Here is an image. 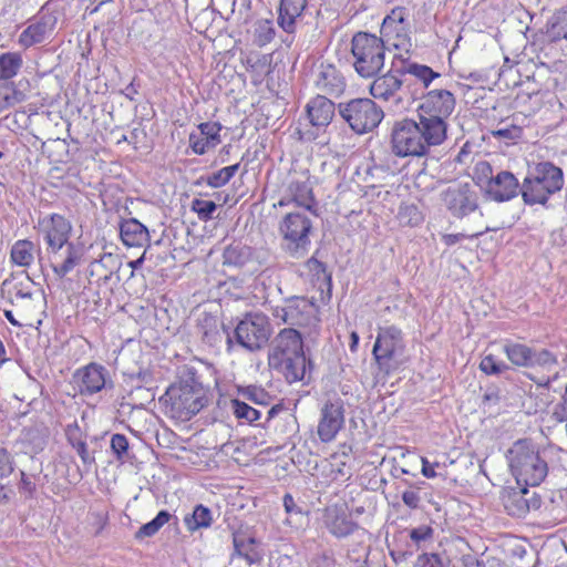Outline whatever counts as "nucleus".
I'll return each mask as SVG.
<instances>
[{
    "label": "nucleus",
    "instance_id": "obj_1",
    "mask_svg": "<svg viewBox=\"0 0 567 567\" xmlns=\"http://www.w3.org/2000/svg\"><path fill=\"white\" fill-rule=\"evenodd\" d=\"M268 364L282 373L289 383L303 379L307 360L301 334L296 329L285 328L275 337L268 353Z\"/></svg>",
    "mask_w": 567,
    "mask_h": 567
},
{
    "label": "nucleus",
    "instance_id": "obj_2",
    "mask_svg": "<svg viewBox=\"0 0 567 567\" xmlns=\"http://www.w3.org/2000/svg\"><path fill=\"white\" fill-rule=\"evenodd\" d=\"M445 141L419 118H404L393 125L391 150L398 157L426 156L431 147Z\"/></svg>",
    "mask_w": 567,
    "mask_h": 567
},
{
    "label": "nucleus",
    "instance_id": "obj_3",
    "mask_svg": "<svg viewBox=\"0 0 567 567\" xmlns=\"http://www.w3.org/2000/svg\"><path fill=\"white\" fill-rule=\"evenodd\" d=\"M511 473L518 485L538 486L548 474V464L539 447L529 439H520L506 453Z\"/></svg>",
    "mask_w": 567,
    "mask_h": 567
},
{
    "label": "nucleus",
    "instance_id": "obj_4",
    "mask_svg": "<svg viewBox=\"0 0 567 567\" xmlns=\"http://www.w3.org/2000/svg\"><path fill=\"white\" fill-rule=\"evenodd\" d=\"M564 186L561 168L550 162H539L529 167L520 186L523 200L527 205H545L548 198Z\"/></svg>",
    "mask_w": 567,
    "mask_h": 567
},
{
    "label": "nucleus",
    "instance_id": "obj_5",
    "mask_svg": "<svg viewBox=\"0 0 567 567\" xmlns=\"http://www.w3.org/2000/svg\"><path fill=\"white\" fill-rule=\"evenodd\" d=\"M456 106L455 95L445 89L427 91L416 109V118L434 131L444 141L447 138L449 118Z\"/></svg>",
    "mask_w": 567,
    "mask_h": 567
},
{
    "label": "nucleus",
    "instance_id": "obj_6",
    "mask_svg": "<svg viewBox=\"0 0 567 567\" xmlns=\"http://www.w3.org/2000/svg\"><path fill=\"white\" fill-rule=\"evenodd\" d=\"M351 53L355 72L364 79H371L380 74L385 61V45L383 39L367 33L358 32L351 41Z\"/></svg>",
    "mask_w": 567,
    "mask_h": 567
},
{
    "label": "nucleus",
    "instance_id": "obj_7",
    "mask_svg": "<svg viewBox=\"0 0 567 567\" xmlns=\"http://www.w3.org/2000/svg\"><path fill=\"white\" fill-rule=\"evenodd\" d=\"M308 213L305 210L289 212L278 225V233L282 238V248L296 258L305 256L310 246L312 221Z\"/></svg>",
    "mask_w": 567,
    "mask_h": 567
},
{
    "label": "nucleus",
    "instance_id": "obj_8",
    "mask_svg": "<svg viewBox=\"0 0 567 567\" xmlns=\"http://www.w3.org/2000/svg\"><path fill=\"white\" fill-rule=\"evenodd\" d=\"M405 351L403 332L395 326L380 327L372 349L380 371L390 374L402 363Z\"/></svg>",
    "mask_w": 567,
    "mask_h": 567
},
{
    "label": "nucleus",
    "instance_id": "obj_9",
    "mask_svg": "<svg viewBox=\"0 0 567 567\" xmlns=\"http://www.w3.org/2000/svg\"><path fill=\"white\" fill-rule=\"evenodd\" d=\"M338 112L351 130L358 134L371 132L384 116L382 109L368 97L339 103Z\"/></svg>",
    "mask_w": 567,
    "mask_h": 567
},
{
    "label": "nucleus",
    "instance_id": "obj_10",
    "mask_svg": "<svg viewBox=\"0 0 567 567\" xmlns=\"http://www.w3.org/2000/svg\"><path fill=\"white\" fill-rule=\"evenodd\" d=\"M172 417L189 420L204 406V400L199 389L187 383L172 385L162 399Z\"/></svg>",
    "mask_w": 567,
    "mask_h": 567
},
{
    "label": "nucleus",
    "instance_id": "obj_11",
    "mask_svg": "<svg viewBox=\"0 0 567 567\" xmlns=\"http://www.w3.org/2000/svg\"><path fill=\"white\" fill-rule=\"evenodd\" d=\"M271 336L270 322L264 313H247L236 326L235 337L238 344L249 351L261 349Z\"/></svg>",
    "mask_w": 567,
    "mask_h": 567
},
{
    "label": "nucleus",
    "instance_id": "obj_12",
    "mask_svg": "<svg viewBox=\"0 0 567 567\" xmlns=\"http://www.w3.org/2000/svg\"><path fill=\"white\" fill-rule=\"evenodd\" d=\"M271 315L278 323L289 326L309 327L317 322L315 305L301 297H293L272 307Z\"/></svg>",
    "mask_w": 567,
    "mask_h": 567
},
{
    "label": "nucleus",
    "instance_id": "obj_13",
    "mask_svg": "<svg viewBox=\"0 0 567 567\" xmlns=\"http://www.w3.org/2000/svg\"><path fill=\"white\" fill-rule=\"evenodd\" d=\"M409 10L405 7H395L382 21L380 39L383 43H389L396 49H404L410 45V22L408 20Z\"/></svg>",
    "mask_w": 567,
    "mask_h": 567
},
{
    "label": "nucleus",
    "instance_id": "obj_14",
    "mask_svg": "<svg viewBox=\"0 0 567 567\" xmlns=\"http://www.w3.org/2000/svg\"><path fill=\"white\" fill-rule=\"evenodd\" d=\"M37 227L47 243L48 252H58L60 248L72 244L69 241L72 224L60 214H50L39 218Z\"/></svg>",
    "mask_w": 567,
    "mask_h": 567
},
{
    "label": "nucleus",
    "instance_id": "obj_15",
    "mask_svg": "<svg viewBox=\"0 0 567 567\" xmlns=\"http://www.w3.org/2000/svg\"><path fill=\"white\" fill-rule=\"evenodd\" d=\"M291 204L300 207L301 210L316 214L317 202L309 176L302 174L292 177L285 189V194L274 206L286 207Z\"/></svg>",
    "mask_w": 567,
    "mask_h": 567
},
{
    "label": "nucleus",
    "instance_id": "obj_16",
    "mask_svg": "<svg viewBox=\"0 0 567 567\" xmlns=\"http://www.w3.org/2000/svg\"><path fill=\"white\" fill-rule=\"evenodd\" d=\"M443 202L456 218H464L478 209V195L467 183L450 186L443 193Z\"/></svg>",
    "mask_w": 567,
    "mask_h": 567
},
{
    "label": "nucleus",
    "instance_id": "obj_17",
    "mask_svg": "<svg viewBox=\"0 0 567 567\" xmlns=\"http://www.w3.org/2000/svg\"><path fill=\"white\" fill-rule=\"evenodd\" d=\"M401 76L400 65L392 62L391 69L386 73L374 76L370 84V94L375 100L400 104L402 102L400 92L403 85Z\"/></svg>",
    "mask_w": 567,
    "mask_h": 567
},
{
    "label": "nucleus",
    "instance_id": "obj_18",
    "mask_svg": "<svg viewBox=\"0 0 567 567\" xmlns=\"http://www.w3.org/2000/svg\"><path fill=\"white\" fill-rule=\"evenodd\" d=\"M344 424V409L340 400L328 402L321 410V417L318 424V436L324 442L334 440Z\"/></svg>",
    "mask_w": 567,
    "mask_h": 567
},
{
    "label": "nucleus",
    "instance_id": "obj_19",
    "mask_svg": "<svg viewBox=\"0 0 567 567\" xmlns=\"http://www.w3.org/2000/svg\"><path fill=\"white\" fill-rule=\"evenodd\" d=\"M223 126L218 122H204L197 126V131L190 132L188 144L196 155H204L221 143L220 131Z\"/></svg>",
    "mask_w": 567,
    "mask_h": 567
},
{
    "label": "nucleus",
    "instance_id": "obj_20",
    "mask_svg": "<svg viewBox=\"0 0 567 567\" xmlns=\"http://www.w3.org/2000/svg\"><path fill=\"white\" fill-rule=\"evenodd\" d=\"M323 524L329 533L337 538H344L352 535L359 525L352 519L343 506H329L323 514Z\"/></svg>",
    "mask_w": 567,
    "mask_h": 567
},
{
    "label": "nucleus",
    "instance_id": "obj_21",
    "mask_svg": "<svg viewBox=\"0 0 567 567\" xmlns=\"http://www.w3.org/2000/svg\"><path fill=\"white\" fill-rule=\"evenodd\" d=\"M540 498L535 492H530L528 486L519 485L518 489H513L504 496V506L507 513L515 517H523L532 509L540 507Z\"/></svg>",
    "mask_w": 567,
    "mask_h": 567
},
{
    "label": "nucleus",
    "instance_id": "obj_22",
    "mask_svg": "<svg viewBox=\"0 0 567 567\" xmlns=\"http://www.w3.org/2000/svg\"><path fill=\"white\" fill-rule=\"evenodd\" d=\"M484 192L495 202H506L517 196L520 187L514 174L502 171L484 186Z\"/></svg>",
    "mask_w": 567,
    "mask_h": 567
},
{
    "label": "nucleus",
    "instance_id": "obj_23",
    "mask_svg": "<svg viewBox=\"0 0 567 567\" xmlns=\"http://www.w3.org/2000/svg\"><path fill=\"white\" fill-rule=\"evenodd\" d=\"M318 94L330 96H340L346 89V81L341 73L330 64H321L316 72L313 80Z\"/></svg>",
    "mask_w": 567,
    "mask_h": 567
},
{
    "label": "nucleus",
    "instance_id": "obj_24",
    "mask_svg": "<svg viewBox=\"0 0 567 567\" xmlns=\"http://www.w3.org/2000/svg\"><path fill=\"white\" fill-rule=\"evenodd\" d=\"M49 255L53 272L59 278H63L81 264L83 250L73 243Z\"/></svg>",
    "mask_w": 567,
    "mask_h": 567
},
{
    "label": "nucleus",
    "instance_id": "obj_25",
    "mask_svg": "<svg viewBox=\"0 0 567 567\" xmlns=\"http://www.w3.org/2000/svg\"><path fill=\"white\" fill-rule=\"evenodd\" d=\"M34 286V281L28 275H11L2 281L0 292L11 303L20 300H32Z\"/></svg>",
    "mask_w": 567,
    "mask_h": 567
},
{
    "label": "nucleus",
    "instance_id": "obj_26",
    "mask_svg": "<svg viewBox=\"0 0 567 567\" xmlns=\"http://www.w3.org/2000/svg\"><path fill=\"white\" fill-rule=\"evenodd\" d=\"M306 113L311 126L324 128L331 123L334 116L336 105L327 96L318 94L307 103Z\"/></svg>",
    "mask_w": 567,
    "mask_h": 567
},
{
    "label": "nucleus",
    "instance_id": "obj_27",
    "mask_svg": "<svg viewBox=\"0 0 567 567\" xmlns=\"http://www.w3.org/2000/svg\"><path fill=\"white\" fill-rule=\"evenodd\" d=\"M107 371L103 365L90 363L81 370H78L75 377L80 384L82 394H94L100 392L106 383Z\"/></svg>",
    "mask_w": 567,
    "mask_h": 567
},
{
    "label": "nucleus",
    "instance_id": "obj_28",
    "mask_svg": "<svg viewBox=\"0 0 567 567\" xmlns=\"http://www.w3.org/2000/svg\"><path fill=\"white\" fill-rule=\"evenodd\" d=\"M558 361L555 354L546 349L533 350L528 368H539L544 373L538 380L530 377L538 385L548 386L558 377Z\"/></svg>",
    "mask_w": 567,
    "mask_h": 567
},
{
    "label": "nucleus",
    "instance_id": "obj_29",
    "mask_svg": "<svg viewBox=\"0 0 567 567\" xmlns=\"http://www.w3.org/2000/svg\"><path fill=\"white\" fill-rule=\"evenodd\" d=\"M120 236L127 247H143L150 241L148 229L135 218L125 219L121 223Z\"/></svg>",
    "mask_w": 567,
    "mask_h": 567
},
{
    "label": "nucleus",
    "instance_id": "obj_30",
    "mask_svg": "<svg viewBox=\"0 0 567 567\" xmlns=\"http://www.w3.org/2000/svg\"><path fill=\"white\" fill-rule=\"evenodd\" d=\"M307 0H281L278 23L287 33L296 31V22L306 9Z\"/></svg>",
    "mask_w": 567,
    "mask_h": 567
},
{
    "label": "nucleus",
    "instance_id": "obj_31",
    "mask_svg": "<svg viewBox=\"0 0 567 567\" xmlns=\"http://www.w3.org/2000/svg\"><path fill=\"white\" fill-rule=\"evenodd\" d=\"M40 248L29 239L17 240L10 250V261L18 267L29 268L33 265Z\"/></svg>",
    "mask_w": 567,
    "mask_h": 567
},
{
    "label": "nucleus",
    "instance_id": "obj_32",
    "mask_svg": "<svg viewBox=\"0 0 567 567\" xmlns=\"http://www.w3.org/2000/svg\"><path fill=\"white\" fill-rule=\"evenodd\" d=\"M234 553L231 558H243L247 564L255 565L260 564L262 560V554L256 547V539L254 537H241L238 535L234 536Z\"/></svg>",
    "mask_w": 567,
    "mask_h": 567
},
{
    "label": "nucleus",
    "instance_id": "obj_33",
    "mask_svg": "<svg viewBox=\"0 0 567 567\" xmlns=\"http://www.w3.org/2000/svg\"><path fill=\"white\" fill-rule=\"evenodd\" d=\"M22 81L18 84L14 82H0V113L28 100V94L22 89Z\"/></svg>",
    "mask_w": 567,
    "mask_h": 567
},
{
    "label": "nucleus",
    "instance_id": "obj_34",
    "mask_svg": "<svg viewBox=\"0 0 567 567\" xmlns=\"http://www.w3.org/2000/svg\"><path fill=\"white\" fill-rule=\"evenodd\" d=\"M400 69L402 75L410 74L414 76L423 85L424 89H427L434 80L441 78V74L435 72L430 66L409 60L401 61Z\"/></svg>",
    "mask_w": 567,
    "mask_h": 567
},
{
    "label": "nucleus",
    "instance_id": "obj_35",
    "mask_svg": "<svg viewBox=\"0 0 567 567\" xmlns=\"http://www.w3.org/2000/svg\"><path fill=\"white\" fill-rule=\"evenodd\" d=\"M252 258V249L240 243L230 244L223 252V265L241 268Z\"/></svg>",
    "mask_w": 567,
    "mask_h": 567
},
{
    "label": "nucleus",
    "instance_id": "obj_36",
    "mask_svg": "<svg viewBox=\"0 0 567 567\" xmlns=\"http://www.w3.org/2000/svg\"><path fill=\"white\" fill-rule=\"evenodd\" d=\"M23 65V59L19 52H3L0 54V82H12Z\"/></svg>",
    "mask_w": 567,
    "mask_h": 567
},
{
    "label": "nucleus",
    "instance_id": "obj_37",
    "mask_svg": "<svg viewBox=\"0 0 567 567\" xmlns=\"http://www.w3.org/2000/svg\"><path fill=\"white\" fill-rule=\"evenodd\" d=\"M533 348L517 342L507 341L503 347V351L512 364L516 367L528 368L533 354Z\"/></svg>",
    "mask_w": 567,
    "mask_h": 567
},
{
    "label": "nucleus",
    "instance_id": "obj_38",
    "mask_svg": "<svg viewBox=\"0 0 567 567\" xmlns=\"http://www.w3.org/2000/svg\"><path fill=\"white\" fill-rule=\"evenodd\" d=\"M213 520L212 511L199 504L194 507L192 514L185 516L184 524L189 532H195L200 528H208Z\"/></svg>",
    "mask_w": 567,
    "mask_h": 567
},
{
    "label": "nucleus",
    "instance_id": "obj_39",
    "mask_svg": "<svg viewBox=\"0 0 567 567\" xmlns=\"http://www.w3.org/2000/svg\"><path fill=\"white\" fill-rule=\"evenodd\" d=\"M230 410L237 420L248 424H252L261 416V411L259 409L252 408L240 398L233 399L230 401Z\"/></svg>",
    "mask_w": 567,
    "mask_h": 567
},
{
    "label": "nucleus",
    "instance_id": "obj_40",
    "mask_svg": "<svg viewBox=\"0 0 567 567\" xmlns=\"http://www.w3.org/2000/svg\"><path fill=\"white\" fill-rule=\"evenodd\" d=\"M238 395L245 402L249 401L262 408H267L272 400L271 395L265 389L257 385L239 386Z\"/></svg>",
    "mask_w": 567,
    "mask_h": 567
},
{
    "label": "nucleus",
    "instance_id": "obj_41",
    "mask_svg": "<svg viewBox=\"0 0 567 567\" xmlns=\"http://www.w3.org/2000/svg\"><path fill=\"white\" fill-rule=\"evenodd\" d=\"M47 33V24L37 22L25 28L19 35V44L24 48H30L44 40Z\"/></svg>",
    "mask_w": 567,
    "mask_h": 567
},
{
    "label": "nucleus",
    "instance_id": "obj_42",
    "mask_svg": "<svg viewBox=\"0 0 567 567\" xmlns=\"http://www.w3.org/2000/svg\"><path fill=\"white\" fill-rule=\"evenodd\" d=\"M276 31L272 21L261 19L254 24L252 40L258 47H265L270 43L275 38Z\"/></svg>",
    "mask_w": 567,
    "mask_h": 567
},
{
    "label": "nucleus",
    "instance_id": "obj_43",
    "mask_svg": "<svg viewBox=\"0 0 567 567\" xmlns=\"http://www.w3.org/2000/svg\"><path fill=\"white\" fill-rule=\"evenodd\" d=\"M548 27L553 40H567V7L554 12L548 21Z\"/></svg>",
    "mask_w": 567,
    "mask_h": 567
},
{
    "label": "nucleus",
    "instance_id": "obj_44",
    "mask_svg": "<svg viewBox=\"0 0 567 567\" xmlns=\"http://www.w3.org/2000/svg\"><path fill=\"white\" fill-rule=\"evenodd\" d=\"M172 515L167 511H161L148 523L144 524L135 534V538L143 539L154 536L171 519Z\"/></svg>",
    "mask_w": 567,
    "mask_h": 567
},
{
    "label": "nucleus",
    "instance_id": "obj_45",
    "mask_svg": "<svg viewBox=\"0 0 567 567\" xmlns=\"http://www.w3.org/2000/svg\"><path fill=\"white\" fill-rule=\"evenodd\" d=\"M480 369L486 375H499L509 370V365L498 355L488 353L483 357Z\"/></svg>",
    "mask_w": 567,
    "mask_h": 567
},
{
    "label": "nucleus",
    "instance_id": "obj_46",
    "mask_svg": "<svg viewBox=\"0 0 567 567\" xmlns=\"http://www.w3.org/2000/svg\"><path fill=\"white\" fill-rule=\"evenodd\" d=\"M398 219L402 226L414 227L423 221V215L414 204H402L398 212Z\"/></svg>",
    "mask_w": 567,
    "mask_h": 567
},
{
    "label": "nucleus",
    "instance_id": "obj_47",
    "mask_svg": "<svg viewBox=\"0 0 567 567\" xmlns=\"http://www.w3.org/2000/svg\"><path fill=\"white\" fill-rule=\"evenodd\" d=\"M240 164H234L220 168L219 171L207 176L206 183L213 188H219L225 186L238 172Z\"/></svg>",
    "mask_w": 567,
    "mask_h": 567
},
{
    "label": "nucleus",
    "instance_id": "obj_48",
    "mask_svg": "<svg viewBox=\"0 0 567 567\" xmlns=\"http://www.w3.org/2000/svg\"><path fill=\"white\" fill-rule=\"evenodd\" d=\"M190 208L197 214L202 221H207L214 217V214L217 210V205L213 200L195 198L192 200Z\"/></svg>",
    "mask_w": 567,
    "mask_h": 567
},
{
    "label": "nucleus",
    "instance_id": "obj_49",
    "mask_svg": "<svg viewBox=\"0 0 567 567\" xmlns=\"http://www.w3.org/2000/svg\"><path fill=\"white\" fill-rule=\"evenodd\" d=\"M111 450L120 463L126 462L128 456V440L124 434H113L111 437Z\"/></svg>",
    "mask_w": 567,
    "mask_h": 567
},
{
    "label": "nucleus",
    "instance_id": "obj_50",
    "mask_svg": "<svg viewBox=\"0 0 567 567\" xmlns=\"http://www.w3.org/2000/svg\"><path fill=\"white\" fill-rule=\"evenodd\" d=\"M434 530L429 525H421L410 530V538L420 548L422 544L433 538Z\"/></svg>",
    "mask_w": 567,
    "mask_h": 567
},
{
    "label": "nucleus",
    "instance_id": "obj_51",
    "mask_svg": "<svg viewBox=\"0 0 567 567\" xmlns=\"http://www.w3.org/2000/svg\"><path fill=\"white\" fill-rule=\"evenodd\" d=\"M475 179L477 185L484 190V186L494 178L493 169L489 163L480 162L474 168Z\"/></svg>",
    "mask_w": 567,
    "mask_h": 567
},
{
    "label": "nucleus",
    "instance_id": "obj_52",
    "mask_svg": "<svg viewBox=\"0 0 567 567\" xmlns=\"http://www.w3.org/2000/svg\"><path fill=\"white\" fill-rule=\"evenodd\" d=\"M14 471V461L9 451L0 447V478L10 476Z\"/></svg>",
    "mask_w": 567,
    "mask_h": 567
},
{
    "label": "nucleus",
    "instance_id": "obj_53",
    "mask_svg": "<svg viewBox=\"0 0 567 567\" xmlns=\"http://www.w3.org/2000/svg\"><path fill=\"white\" fill-rule=\"evenodd\" d=\"M69 441H70L72 447L76 451V453L81 457L83 464L91 465L95 462L94 456H92L89 453L87 445L84 441L73 439L72 436H69Z\"/></svg>",
    "mask_w": 567,
    "mask_h": 567
},
{
    "label": "nucleus",
    "instance_id": "obj_54",
    "mask_svg": "<svg viewBox=\"0 0 567 567\" xmlns=\"http://www.w3.org/2000/svg\"><path fill=\"white\" fill-rule=\"evenodd\" d=\"M489 231V228H485L484 230H480V231H476V233H473L471 235H466V234H463V233H457V234H444L442 235V241L446 245V246H453L457 243H460L461 240L465 239V238H478L480 236L484 235L485 233Z\"/></svg>",
    "mask_w": 567,
    "mask_h": 567
},
{
    "label": "nucleus",
    "instance_id": "obj_55",
    "mask_svg": "<svg viewBox=\"0 0 567 567\" xmlns=\"http://www.w3.org/2000/svg\"><path fill=\"white\" fill-rule=\"evenodd\" d=\"M419 567H444L442 558L437 554H422L417 557Z\"/></svg>",
    "mask_w": 567,
    "mask_h": 567
},
{
    "label": "nucleus",
    "instance_id": "obj_56",
    "mask_svg": "<svg viewBox=\"0 0 567 567\" xmlns=\"http://www.w3.org/2000/svg\"><path fill=\"white\" fill-rule=\"evenodd\" d=\"M494 136L506 138V140H516L522 135V128L516 125H512L509 127H501L493 132Z\"/></svg>",
    "mask_w": 567,
    "mask_h": 567
},
{
    "label": "nucleus",
    "instance_id": "obj_57",
    "mask_svg": "<svg viewBox=\"0 0 567 567\" xmlns=\"http://www.w3.org/2000/svg\"><path fill=\"white\" fill-rule=\"evenodd\" d=\"M20 475L21 480L19 483V489L25 493L28 496L33 497L37 491L35 483L23 471H21Z\"/></svg>",
    "mask_w": 567,
    "mask_h": 567
},
{
    "label": "nucleus",
    "instance_id": "obj_58",
    "mask_svg": "<svg viewBox=\"0 0 567 567\" xmlns=\"http://www.w3.org/2000/svg\"><path fill=\"white\" fill-rule=\"evenodd\" d=\"M402 501L409 508H417L420 504V495L416 491L408 489L402 494Z\"/></svg>",
    "mask_w": 567,
    "mask_h": 567
},
{
    "label": "nucleus",
    "instance_id": "obj_59",
    "mask_svg": "<svg viewBox=\"0 0 567 567\" xmlns=\"http://www.w3.org/2000/svg\"><path fill=\"white\" fill-rule=\"evenodd\" d=\"M284 507L287 514H301L300 508L296 505L293 497L290 494L284 496Z\"/></svg>",
    "mask_w": 567,
    "mask_h": 567
},
{
    "label": "nucleus",
    "instance_id": "obj_60",
    "mask_svg": "<svg viewBox=\"0 0 567 567\" xmlns=\"http://www.w3.org/2000/svg\"><path fill=\"white\" fill-rule=\"evenodd\" d=\"M422 474L426 478H434L436 476V473L434 471V464H432L426 457H422Z\"/></svg>",
    "mask_w": 567,
    "mask_h": 567
},
{
    "label": "nucleus",
    "instance_id": "obj_61",
    "mask_svg": "<svg viewBox=\"0 0 567 567\" xmlns=\"http://www.w3.org/2000/svg\"><path fill=\"white\" fill-rule=\"evenodd\" d=\"M463 561L465 567H484V564L474 556H465Z\"/></svg>",
    "mask_w": 567,
    "mask_h": 567
},
{
    "label": "nucleus",
    "instance_id": "obj_62",
    "mask_svg": "<svg viewBox=\"0 0 567 567\" xmlns=\"http://www.w3.org/2000/svg\"><path fill=\"white\" fill-rule=\"evenodd\" d=\"M320 560L322 561L323 567H334L336 565L333 557L328 553H323L320 556Z\"/></svg>",
    "mask_w": 567,
    "mask_h": 567
},
{
    "label": "nucleus",
    "instance_id": "obj_63",
    "mask_svg": "<svg viewBox=\"0 0 567 567\" xmlns=\"http://www.w3.org/2000/svg\"><path fill=\"white\" fill-rule=\"evenodd\" d=\"M351 343H350V350L354 352L357 350L358 343H359V334L355 331H352L350 334Z\"/></svg>",
    "mask_w": 567,
    "mask_h": 567
},
{
    "label": "nucleus",
    "instance_id": "obj_64",
    "mask_svg": "<svg viewBox=\"0 0 567 567\" xmlns=\"http://www.w3.org/2000/svg\"><path fill=\"white\" fill-rule=\"evenodd\" d=\"M4 317L7 318V320H8L11 324H13V326H16V327H20V326H21V324H20V322H18V321L16 320V318L13 317L12 311H10V310H4Z\"/></svg>",
    "mask_w": 567,
    "mask_h": 567
}]
</instances>
